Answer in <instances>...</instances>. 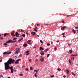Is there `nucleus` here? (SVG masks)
<instances>
[{
	"label": "nucleus",
	"mask_w": 78,
	"mask_h": 78,
	"mask_svg": "<svg viewBox=\"0 0 78 78\" xmlns=\"http://www.w3.org/2000/svg\"><path fill=\"white\" fill-rule=\"evenodd\" d=\"M71 30H72V31H73V32L75 31V30L73 29H72Z\"/></svg>",
	"instance_id": "30"
},
{
	"label": "nucleus",
	"mask_w": 78,
	"mask_h": 78,
	"mask_svg": "<svg viewBox=\"0 0 78 78\" xmlns=\"http://www.w3.org/2000/svg\"><path fill=\"white\" fill-rule=\"evenodd\" d=\"M55 50H56L57 48H56V47H55V48H54Z\"/></svg>",
	"instance_id": "47"
},
{
	"label": "nucleus",
	"mask_w": 78,
	"mask_h": 78,
	"mask_svg": "<svg viewBox=\"0 0 78 78\" xmlns=\"http://www.w3.org/2000/svg\"><path fill=\"white\" fill-rule=\"evenodd\" d=\"M34 30L35 31H36V32H37V30H36V29H34Z\"/></svg>",
	"instance_id": "18"
},
{
	"label": "nucleus",
	"mask_w": 78,
	"mask_h": 78,
	"mask_svg": "<svg viewBox=\"0 0 78 78\" xmlns=\"http://www.w3.org/2000/svg\"><path fill=\"white\" fill-rule=\"evenodd\" d=\"M15 34L16 37H18L19 36V34H18V32H16L15 33Z\"/></svg>",
	"instance_id": "4"
},
{
	"label": "nucleus",
	"mask_w": 78,
	"mask_h": 78,
	"mask_svg": "<svg viewBox=\"0 0 78 78\" xmlns=\"http://www.w3.org/2000/svg\"><path fill=\"white\" fill-rule=\"evenodd\" d=\"M19 56H22V55L20 54V55Z\"/></svg>",
	"instance_id": "63"
},
{
	"label": "nucleus",
	"mask_w": 78,
	"mask_h": 78,
	"mask_svg": "<svg viewBox=\"0 0 78 78\" xmlns=\"http://www.w3.org/2000/svg\"><path fill=\"white\" fill-rule=\"evenodd\" d=\"M15 64H18V63H19V62L16 60V61L15 62Z\"/></svg>",
	"instance_id": "20"
},
{
	"label": "nucleus",
	"mask_w": 78,
	"mask_h": 78,
	"mask_svg": "<svg viewBox=\"0 0 78 78\" xmlns=\"http://www.w3.org/2000/svg\"><path fill=\"white\" fill-rule=\"evenodd\" d=\"M30 55V53H28L26 54V55Z\"/></svg>",
	"instance_id": "49"
},
{
	"label": "nucleus",
	"mask_w": 78,
	"mask_h": 78,
	"mask_svg": "<svg viewBox=\"0 0 78 78\" xmlns=\"http://www.w3.org/2000/svg\"><path fill=\"white\" fill-rule=\"evenodd\" d=\"M62 22L63 23H64V21H63Z\"/></svg>",
	"instance_id": "60"
},
{
	"label": "nucleus",
	"mask_w": 78,
	"mask_h": 78,
	"mask_svg": "<svg viewBox=\"0 0 78 78\" xmlns=\"http://www.w3.org/2000/svg\"><path fill=\"white\" fill-rule=\"evenodd\" d=\"M11 73H13V70H11Z\"/></svg>",
	"instance_id": "43"
},
{
	"label": "nucleus",
	"mask_w": 78,
	"mask_h": 78,
	"mask_svg": "<svg viewBox=\"0 0 78 78\" xmlns=\"http://www.w3.org/2000/svg\"><path fill=\"white\" fill-rule=\"evenodd\" d=\"M50 54H48L47 55V57H49V56H50Z\"/></svg>",
	"instance_id": "33"
},
{
	"label": "nucleus",
	"mask_w": 78,
	"mask_h": 78,
	"mask_svg": "<svg viewBox=\"0 0 78 78\" xmlns=\"http://www.w3.org/2000/svg\"><path fill=\"white\" fill-rule=\"evenodd\" d=\"M64 34H65V33H64L62 34V35H64Z\"/></svg>",
	"instance_id": "50"
},
{
	"label": "nucleus",
	"mask_w": 78,
	"mask_h": 78,
	"mask_svg": "<svg viewBox=\"0 0 78 78\" xmlns=\"http://www.w3.org/2000/svg\"><path fill=\"white\" fill-rule=\"evenodd\" d=\"M23 46L24 47H27V46H28V45H27V43H26L23 44Z\"/></svg>",
	"instance_id": "8"
},
{
	"label": "nucleus",
	"mask_w": 78,
	"mask_h": 78,
	"mask_svg": "<svg viewBox=\"0 0 78 78\" xmlns=\"http://www.w3.org/2000/svg\"><path fill=\"white\" fill-rule=\"evenodd\" d=\"M47 45L48 46H49V45H50V44L48 43L47 44Z\"/></svg>",
	"instance_id": "39"
},
{
	"label": "nucleus",
	"mask_w": 78,
	"mask_h": 78,
	"mask_svg": "<svg viewBox=\"0 0 78 78\" xmlns=\"http://www.w3.org/2000/svg\"><path fill=\"white\" fill-rule=\"evenodd\" d=\"M14 34V33H11V35H12V34Z\"/></svg>",
	"instance_id": "53"
},
{
	"label": "nucleus",
	"mask_w": 78,
	"mask_h": 78,
	"mask_svg": "<svg viewBox=\"0 0 78 78\" xmlns=\"http://www.w3.org/2000/svg\"><path fill=\"white\" fill-rule=\"evenodd\" d=\"M26 53H29V51H27L26 52Z\"/></svg>",
	"instance_id": "40"
},
{
	"label": "nucleus",
	"mask_w": 78,
	"mask_h": 78,
	"mask_svg": "<svg viewBox=\"0 0 78 78\" xmlns=\"http://www.w3.org/2000/svg\"><path fill=\"white\" fill-rule=\"evenodd\" d=\"M37 26H39V24H37Z\"/></svg>",
	"instance_id": "61"
},
{
	"label": "nucleus",
	"mask_w": 78,
	"mask_h": 78,
	"mask_svg": "<svg viewBox=\"0 0 78 78\" xmlns=\"http://www.w3.org/2000/svg\"><path fill=\"white\" fill-rule=\"evenodd\" d=\"M71 73L74 76H76V75L75 73H73V72H72Z\"/></svg>",
	"instance_id": "10"
},
{
	"label": "nucleus",
	"mask_w": 78,
	"mask_h": 78,
	"mask_svg": "<svg viewBox=\"0 0 78 78\" xmlns=\"http://www.w3.org/2000/svg\"><path fill=\"white\" fill-rule=\"evenodd\" d=\"M12 40H9L8 41L6 42V43H7L8 44H9V43H12Z\"/></svg>",
	"instance_id": "5"
},
{
	"label": "nucleus",
	"mask_w": 78,
	"mask_h": 78,
	"mask_svg": "<svg viewBox=\"0 0 78 78\" xmlns=\"http://www.w3.org/2000/svg\"><path fill=\"white\" fill-rule=\"evenodd\" d=\"M36 33V32H33V35H32V36H34V34H35Z\"/></svg>",
	"instance_id": "35"
},
{
	"label": "nucleus",
	"mask_w": 78,
	"mask_h": 78,
	"mask_svg": "<svg viewBox=\"0 0 78 78\" xmlns=\"http://www.w3.org/2000/svg\"><path fill=\"white\" fill-rule=\"evenodd\" d=\"M22 41V40L20 39L18 40V41L20 42V41Z\"/></svg>",
	"instance_id": "45"
},
{
	"label": "nucleus",
	"mask_w": 78,
	"mask_h": 78,
	"mask_svg": "<svg viewBox=\"0 0 78 78\" xmlns=\"http://www.w3.org/2000/svg\"><path fill=\"white\" fill-rule=\"evenodd\" d=\"M31 42V40H30L27 41V43H30V42Z\"/></svg>",
	"instance_id": "15"
},
{
	"label": "nucleus",
	"mask_w": 78,
	"mask_h": 78,
	"mask_svg": "<svg viewBox=\"0 0 78 78\" xmlns=\"http://www.w3.org/2000/svg\"><path fill=\"white\" fill-rule=\"evenodd\" d=\"M41 62H43L44 61V58H42L41 59Z\"/></svg>",
	"instance_id": "16"
},
{
	"label": "nucleus",
	"mask_w": 78,
	"mask_h": 78,
	"mask_svg": "<svg viewBox=\"0 0 78 78\" xmlns=\"http://www.w3.org/2000/svg\"><path fill=\"white\" fill-rule=\"evenodd\" d=\"M21 37H25V34H23V35H22L21 36Z\"/></svg>",
	"instance_id": "13"
},
{
	"label": "nucleus",
	"mask_w": 78,
	"mask_h": 78,
	"mask_svg": "<svg viewBox=\"0 0 78 78\" xmlns=\"http://www.w3.org/2000/svg\"><path fill=\"white\" fill-rule=\"evenodd\" d=\"M21 31H23V30L22 29L21 30Z\"/></svg>",
	"instance_id": "56"
},
{
	"label": "nucleus",
	"mask_w": 78,
	"mask_h": 78,
	"mask_svg": "<svg viewBox=\"0 0 78 78\" xmlns=\"http://www.w3.org/2000/svg\"><path fill=\"white\" fill-rule=\"evenodd\" d=\"M71 60L72 61H73V60H74V57H73L72 58H71Z\"/></svg>",
	"instance_id": "24"
},
{
	"label": "nucleus",
	"mask_w": 78,
	"mask_h": 78,
	"mask_svg": "<svg viewBox=\"0 0 78 78\" xmlns=\"http://www.w3.org/2000/svg\"><path fill=\"white\" fill-rule=\"evenodd\" d=\"M41 55H44V51H41V52L40 53Z\"/></svg>",
	"instance_id": "7"
},
{
	"label": "nucleus",
	"mask_w": 78,
	"mask_h": 78,
	"mask_svg": "<svg viewBox=\"0 0 78 78\" xmlns=\"http://www.w3.org/2000/svg\"><path fill=\"white\" fill-rule=\"evenodd\" d=\"M29 44L30 45H31V43H29Z\"/></svg>",
	"instance_id": "54"
},
{
	"label": "nucleus",
	"mask_w": 78,
	"mask_h": 78,
	"mask_svg": "<svg viewBox=\"0 0 78 78\" xmlns=\"http://www.w3.org/2000/svg\"><path fill=\"white\" fill-rule=\"evenodd\" d=\"M65 71L67 73H69V69L66 70Z\"/></svg>",
	"instance_id": "12"
},
{
	"label": "nucleus",
	"mask_w": 78,
	"mask_h": 78,
	"mask_svg": "<svg viewBox=\"0 0 78 78\" xmlns=\"http://www.w3.org/2000/svg\"><path fill=\"white\" fill-rule=\"evenodd\" d=\"M69 63H70H70H71V61H70V59H69Z\"/></svg>",
	"instance_id": "32"
},
{
	"label": "nucleus",
	"mask_w": 78,
	"mask_h": 78,
	"mask_svg": "<svg viewBox=\"0 0 78 78\" xmlns=\"http://www.w3.org/2000/svg\"><path fill=\"white\" fill-rule=\"evenodd\" d=\"M10 53H11V52H8L6 51H5V52H4L3 53V55H6L7 54H10Z\"/></svg>",
	"instance_id": "3"
},
{
	"label": "nucleus",
	"mask_w": 78,
	"mask_h": 78,
	"mask_svg": "<svg viewBox=\"0 0 78 78\" xmlns=\"http://www.w3.org/2000/svg\"><path fill=\"white\" fill-rule=\"evenodd\" d=\"M13 71H14V72H17V71H16V70H14Z\"/></svg>",
	"instance_id": "58"
},
{
	"label": "nucleus",
	"mask_w": 78,
	"mask_h": 78,
	"mask_svg": "<svg viewBox=\"0 0 78 78\" xmlns=\"http://www.w3.org/2000/svg\"><path fill=\"white\" fill-rule=\"evenodd\" d=\"M37 73H35V75H34V76H35L36 78V77H37Z\"/></svg>",
	"instance_id": "21"
},
{
	"label": "nucleus",
	"mask_w": 78,
	"mask_h": 78,
	"mask_svg": "<svg viewBox=\"0 0 78 78\" xmlns=\"http://www.w3.org/2000/svg\"><path fill=\"white\" fill-rule=\"evenodd\" d=\"M38 61L37 59L35 61V62H36V61Z\"/></svg>",
	"instance_id": "57"
},
{
	"label": "nucleus",
	"mask_w": 78,
	"mask_h": 78,
	"mask_svg": "<svg viewBox=\"0 0 78 78\" xmlns=\"http://www.w3.org/2000/svg\"><path fill=\"white\" fill-rule=\"evenodd\" d=\"M14 70V69H13V68L12 67V66H11V68L10 69V70Z\"/></svg>",
	"instance_id": "17"
},
{
	"label": "nucleus",
	"mask_w": 78,
	"mask_h": 78,
	"mask_svg": "<svg viewBox=\"0 0 78 78\" xmlns=\"http://www.w3.org/2000/svg\"><path fill=\"white\" fill-rule=\"evenodd\" d=\"M29 61H30V62H31V59H30L29 60Z\"/></svg>",
	"instance_id": "62"
},
{
	"label": "nucleus",
	"mask_w": 78,
	"mask_h": 78,
	"mask_svg": "<svg viewBox=\"0 0 78 78\" xmlns=\"http://www.w3.org/2000/svg\"><path fill=\"white\" fill-rule=\"evenodd\" d=\"M69 52H70V53H72V50H69Z\"/></svg>",
	"instance_id": "28"
},
{
	"label": "nucleus",
	"mask_w": 78,
	"mask_h": 78,
	"mask_svg": "<svg viewBox=\"0 0 78 78\" xmlns=\"http://www.w3.org/2000/svg\"><path fill=\"white\" fill-rule=\"evenodd\" d=\"M2 62V58H0V63Z\"/></svg>",
	"instance_id": "25"
},
{
	"label": "nucleus",
	"mask_w": 78,
	"mask_h": 78,
	"mask_svg": "<svg viewBox=\"0 0 78 78\" xmlns=\"http://www.w3.org/2000/svg\"><path fill=\"white\" fill-rule=\"evenodd\" d=\"M48 48H47L44 51V52H47V51H48Z\"/></svg>",
	"instance_id": "14"
},
{
	"label": "nucleus",
	"mask_w": 78,
	"mask_h": 78,
	"mask_svg": "<svg viewBox=\"0 0 78 78\" xmlns=\"http://www.w3.org/2000/svg\"><path fill=\"white\" fill-rule=\"evenodd\" d=\"M57 70H58V71H60V70H61V69H60L58 68V69H57Z\"/></svg>",
	"instance_id": "36"
},
{
	"label": "nucleus",
	"mask_w": 78,
	"mask_h": 78,
	"mask_svg": "<svg viewBox=\"0 0 78 78\" xmlns=\"http://www.w3.org/2000/svg\"><path fill=\"white\" fill-rule=\"evenodd\" d=\"M39 70V69H38L37 70H36V73H37V72H38Z\"/></svg>",
	"instance_id": "22"
},
{
	"label": "nucleus",
	"mask_w": 78,
	"mask_h": 78,
	"mask_svg": "<svg viewBox=\"0 0 78 78\" xmlns=\"http://www.w3.org/2000/svg\"><path fill=\"white\" fill-rule=\"evenodd\" d=\"M68 45H69H69H70V44H68Z\"/></svg>",
	"instance_id": "64"
},
{
	"label": "nucleus",
	"mask_w": 78,
	"mask_h": 78,
	"mask_svg": "<svg viewBox=\"0 0 78 78\" xmlns=\"http://www.w3.org/2000/svg\"><path fill=\"white\" fill-rule=\"evenodd\" d=\"M25 70L27 71H28V69L27 68H26L25 69Z\"/></svg>",
	"instance_id": "34"
},
{
	"label": "nucleus",
	"mask_w": 78,
	"mask_h": 78,
	"mask_svg": "<svg viewBox=\"0 0 78 78\" xmlns=\"http://www.w3.org/2000/svg\"><path fill=\"white\" fill-rule=\"evenodd\" d=\"M15 61L14 59H12V58H9L7 62L4 63L5 70H8L9 69H11V67H9V65L11 64H14Z\"/></svg>",
	"instance_id": "1"
},
{
	"label": "nucleus",
	"mask_w": 78,
	"mask_h": 78,
	"mask_svg": "<svg viewBox=\"0 0 78 78\" xmlns=\"http://www.w3.org/2000/svg\"><path fill=\"white\" fill-rule=\"evenodd\" d=\"M77 54H76V55H71V56H77Z\"/></svg>",
	"instance_id": "11"
},
{
	"label": "nucleus",
	"mask_w": 78,
	"mask_h": 78,
	"mask_svg": "<svg viewBox=\"0 0 78 78\" xmlns=\"http://www.w3.org/2000/svg\"><path fill=\"white\" fill-rule=\"evenodd\" d=\"M73 32H74V34H76V31L74 30Z\"/></svg>",
	"instance_id": "41"
},
{
	"label": "nucleus",
	"mask_w": 78,
	"mask_h": 78,
	"mask_svg": "<svg viewBox=\"0 0 78 78\" xmlns=\"http://www.w3.org/2000/svg\"><path fill=\"white\" fill-rule=\"evenodd\" d=\"M56 42H59V40L58 41H55Z\"/></svg>",
	"instance_id": "44"
},
{
	"label": "nucleus",
	"mask_w": 78,
	"mask_h": 78,
	"mask_svg": "<svg viewBox=\"0 0 78 78\" xmlns=\"http://www.w3.org/2000/svg\"><path fill=\"white\" fill-rule=\"evenodd\" d=\"M7 45V44H6V43L4 44V45Z\"/></svg>",
	"instance_id": "31"
},
{
	"label": "nucleus",
	"mask_w": 78,
	"mask_h": 78,
	"mask_svg": "<svg viewBox=\"0 0 78 78\" xmlns=\"http://www.w3.org/2000/svg\"><path fill=\"white\" fill-rule=\"evenodd\" d=\"M8 34L5 33L4 34V36H6V35Z\"/></svg>",
	"instance_id": "27"
},
{
	"label": "nucleus",
	"mask_w": 78,
	"mask_h": 78,
	"mask_svg": "<svg viewBox=\"0 0 78 78\" xmlns=\"http://www.w3.org/2000/svg\"><path fill=\"white\" fill-rule=\"evenodd\" d=\"M21 59H18L17 60H16V61H17L18 62V61H20Z\"/></svg>",
	"instance_id": "38"
},
{
	"label": "nucleus",
	"mask_w": 78,
	"mask_h": 78,
	"mask_svg": "<svg viewBox=\"0 0 78 78\" xmlns=\"http://www.w3.org/2000/svg\"><path fill=\"white\" fill-rule=\"evenodd\" d=\"M40 42H41V43H43V42H42V40H40Z\"/></svg>",
	"instance_id": "42"
},
{
	"label": "nucleus",
	"mask_w": 78,
	"mask_h": 78,
	"mask_svg": "<svg viewBox=\"0 0 78 78\" xmlns=\"http://www.w3.org/2000/svg\"><path fill=\"white\" fill-rule=\"evenodd\" d=\"M66 28V26H64L61 28V30H64V29Z\"/></svg>",
	"instance_id": "6"
},
{
	"label": "nucleus",
	"mask_w": 78,
	"mask_h": 78,
	"mask_svg": "<svg viewBox=\"0 0 78 78\" xmlns=\"http://www.w3.org/2000/svg\"><path fill=\"white\" fill-rule=\"evenodd\" d=\"M30 70H33V68H32V67L31 66L30 67Z\"/></svg>",
	"instance_id": "19"
},
{
	"label": "nucleus",
	"mask_w": 78,
	"mask_h": 78,
	"mask_svg": "<svg viewBox=\"0 0 78 78\" xmlns=\"http://www.w3.org/2000/svg\"><path fill=\"white\" fill-rule=\"evenodd\" d=\"M50 77H51V78H53V77H55V76H54V75H52V76H50Z\"/></svg>",
	"instance_id": "23"
},
{
	"label": "nucleus",
	"mask_w": 78,
	"mask_h": 78,
	"mask_svg": "<svg viewBox=\"0 0 78 78\" xmlns=\"http://www.w3.org/2000/svg\"><path fill=\"white\" fill-rule=\"evenodd\" d=\"M63 77L64 78H66V76H63Z\"/></svg>",
	"instance_id": "48"
},
{
	"label": "nucleus",
	"mask_w": 78,
	"mask_h": 78,
	"mask_svg": "<svg viewBox=\"0 0 78 78\" xmlns=\"http://www.w3.org/2000/svg\"><path fill=\"white\" fill-rule=\"evenodd\" d=\"M40 50H44V48H42V47H40Z\"/></svg>",
	"instance_id": "9"
},
{
	"label": "nucleus",
	"mask_w": 78,
	"mask_h": 78,
	"mask_svg": "<svg viewBox=\"0 0 78 78\" xmlns=\"http://www.w3.org/2000/svg\"><path fill=\"white\" fill-rule=\"evenodd\" d=\"M75 29H78V27H75Z\"/></svg>",
	"instance_id": "51"
},
{
	"label": "nucleus",
	"mask_w": 78,
	"mask_h": 78,
	"mask_svg": "<svg viewBox=\"0 0 78 78\" xmlns=\"http://www.w3.org/2000/svg\"><path fill=\"white\" fill-rule=\"evenodd\" d=\"M17 42V41H12V42L11 44H12V43H13V42Z\"/></svg>",
	"instance_id": "29"
},
{
	"label": "nucleus",
	"mask_w": 78,
	"mask_h": 78,
	"mask_svg": "<svg viewBox=\"0 0 78 78\" xmlns=\"http://www.w3.org/2000/svg\"><path fill=\"white\" fill-rule=\"evenodd\" d=\"M0 39L1 40H2V39H3V37H1Z\"/></svg>",
	"instance_id": "55"
},
{
	"label": "nucleus",
	"mask_w": 78,
	"mask_h": 78,
	"mask_svg": "<svg viewBox=\"0 0 78 78\" xmlns=\"http://www.w3.org/2000/svg\"><path fill=\"white\" fill-rule=\"evenodd\" d=\"M20 50V48H16V49H15L14 51H16L15 52V54L17 53L18 52H19V50Z\"/></svg>",
	"instance_id": "2"
},
{
	"label": "nucleus",
	"mask_w": 78,
	"mask_h": 78,
	"mask_svg": "<svg viewBox=\"0 0 78 78\" xmlns=\"http://www.w3.org/2000/svg\"><path fill=\"white\" fill-rule=\"evenodd\" d=\"M17 39V38H15L13 39V41H15V40Z\"/></svg>",
	"instance_id": "26"
},
{
	"label": "nucleus",
	"mask_w": 78,
	"mask_h": 78,
	"mask_svg": "<svg viewBox=\"0 0 78 78\" xmlns=\"http://www.w3.org/2000/svg\"><path fill=\"white\" fill-rule=\"evenodd\" d=\"M0 76L1 77H2V78H3V77L2 75H0Z\"/></svg>",
	"instance_id": "46"
},
{
	"label": "nucleus",
	"mask_w": 78,
	"mask_h": 78,
	"mask_svg": "<svg viewBox=\"0 0 78 78\" xmlns=\"http://www.w3.org/2000/svg\"><path fill=\"white\" fill-rule=\"evenodd\" d=\"M20 75L21 76H23V74H20Z\"/></svg>",
	"instance_id": "37"
},
{
	"label": "nucleus",
	"mask_w": 78,
	"mask_h": 78,
	"mask_svg": "<svg viewBox=\"0 0 78 78\" xmlns=\"http://www.w3.org/2000/svg\"><path fill=\"white\" fill-rule=\"evenodd\" d=\"M36 48V47H35V46L33 48Z\"/></svg>",
	"instance_id": "52"
},
{
	"label": "nucleus",
	"mask_w": 78,
	"mask_h": 78,
	"mask_svg": "<svg viewBox=\"0 0 78 78\" xmlns=\"http://www.w3.org/2000/svg\"><path fill=\"white\" fill-rule=\"evenodd\" d=\"M20 39L21 40H23V38L22 37V38H21V39Z\"/></svg>",
	"instance_id": "59"
}]
</instances>
